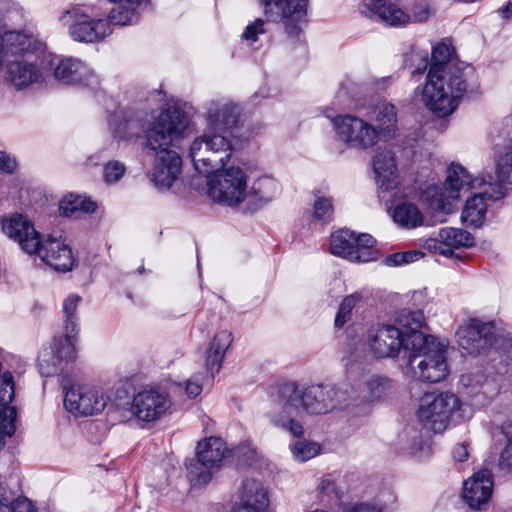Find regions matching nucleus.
I'll return each mask as SVG.
<instances>
[{"mask_svg":"<svg viewBox=\"0 0 512 512\" xmlns=\"http://www.w3.org/2000/svg\"><path fill=\"white\" fill-rule=\"evenodd\" d=\"M352 385L340 383L330 385H310L300 388L295 383L282 385L273 400L269 412L271 421L288 430L293 436L300 437L304 433L302 424L293 416L301 407L309 414L324 415L351 404Z\"/></svg>","mask_w":512,"mask_h":512,"instance_id":"1","label":"nucleus"},{"mask_svg":"<svg viewBox=\"0 0 512 512\" xmlns=\"http://www.w3.org/2000/svg\"><path fill=\"white\" fill-rule=\"evenodd\" d=\"M187 126L188 120L182 111L167 109L160 113L147 132V146L156 152L151 179L158 187L170 188L181 172L180 156L168 147Z\"/></svg>","mask_w":512,"mask_h":512,"instance_id":"2","label":"nucleus"},{"mask_svg":"<svg viewBox=\"0 0 512 512\" xmlns=\"http://www.w3.org/2000/svg\"><path fill=\"white\" fill-rule=\"evenodd\" d=\"M409 344L408 373L412 378L430 383L448 375L445 346L434 336L416 333Z\"/></svg>","mask_w":512,"mask_h":512,"instance_id":"3","label":"nucleus"},{"mask_svg":"<svg viewBox=\"0 0 512 512\" xmlns=\"http://www.w3.org/2000/svg\"><path fill=\"white\" fill-rule=\"evenodd\" d=\"M396 323L397 326H382L370 336L369 344L377 357H394L401 348L409 351L408 342L422 332L424 316L419 311H402Z\"/></svg>","mask_w":512,"mask_h":512,"instance_id":"4","label":"nucleus"},{"mask_svg":"<svg viewBox=\"0 0 512 512\" xmlns=\"http://www.w3.org/2000/svg\"><path fill=\"white\" fill-rule=\"evenodd\" d=\"M458 73L447 76L437 74L436 69L429 70L422 89V101L429 110L439 116H447L456 109L468 87L467 78Z\"/></svg>","mask_w":512,"mask_h":512,"instance_id":"5","label":"nucleus"},{"mask_svg":"<svg viewBox=\"0 0 512 512\" xmlns=\"http://www.w3.org/2000/svg\"><path fill=\"white\" fill-rule=\"evenodd\" d=\"M79 296H69L63 304L65 314L66 335L63 338L55 339L51 351L44 350L38 358V366L42 375L52 376L61 369L63 362L72 361L76 355L74 334L77 333V323L74 317Z\"/></svg>","mask_w":512,"mask_h":512,"instance_id":"6","label":"nucleus"},{"mask_svg":"<svg viewBox=\"0 0 512 512\" xmlns=\"http://www.w3.org/2000/svg\"><path fill=\"white\" fill-rule=\"evenodd\" d=\"M364 5L392 27L423 23L433 14L428 0H365Z\"/></svg>","mask_w":512,"mask_h":512,"instance_id":"7","label":"nucleus"},{"mask_svg":"<svg viewBox=\"0 0 512 512\" xmlns=\"http://www.w3.org/2000/svg\"><path fill=\"white\" fill-rule=\"evenodd\" d=\"M230 156V142L224 135L216 132L204 133L190 147V157L195 169L205 176L218 171Z\"/></svg>","mask_w":512,"mask_h":512,"instance_id":"8","label":"nucleus"},{"mask_svg":"<svg viewBox=\"0 0 512 512\" xmlns=\"http://www.w3.org/2000/svg\"><path fill=\"white\" fill-rule=\"evenodd\" d=\"M460 407L461 401L453 393H428L420 399L417 417L426 429L441 433L448 427L452 416Z\"/></svg>","mask_w":512,"mask_h":512,"instance_id":"9","label":"nucleus"},{"mask_svg":"<svg viewBox=\"0 0 512 512\" xmlns=\"http://www.w3.org/2000/svg\"><path fill=\"white\" fill-rule=\"evenodd\" d=\"M247 174L239 167L223 169L208 182L209 197L220 204L238 206L251 198Z\"/></svg>","mask_w":512,"mask_h":512,"instance_id":"10","label":"nucleus"},{"mask_svg":"<svg viewBox=\"0 0 512 512\" xmlns=\"http://www.w3.org/2000/svg\"><path fill=\"white\" fill-rule=\"evenodd\" d=\"M268 20H285L283 44L292 49L301 43L302 29L298 22L306 15L308 0H262Z\"/></svg>","mask_w":512,"mask_h":512,"instance_id":"11","label":"nucleus"},{"mask_svg":"<svg viewBox=\"0 0 512 512\" xmlns=\"http://www.w3.org/2000/svg\"><path fill=\"white\" fill-rule=\"evenodd\" d=\"M485 185L484 178L470 179L464 167L458 164H452L448 169V174L444 186V191L439 187H430L428 194L431 196L432 206L444 214L452 213L454 210V201L459 198V192L462 189H478Z\"/></svg>","mask_w":512,"mask_h":512,"instance_id":"12","label":"nucleus"},{"mask_svg":"<svg viewBox=\"0 0 512 512\" xmlns=\"http://www.w3.org/2000/svg\"><path fill=\"white\" fill-rule=\"evenodd\" d=\"M375 240L369 234L356 235L348 229H341L330 237V252L352 262H369L377 258Z\"/></svg>","mask_w":512,"mask_h":512,"instance_id":"13","label":"nucleus"},{"mask_svg":"<svg viewBox=\"0 0 512 512\" xmlns=\"http://www.w3.org/2000/svg\"><path fill=\"white\" fill-rule=\"evenodd\" d=\"M333 122L338 137L354 148L365 150L382 139L377 128L362 118L339 115Z\"/></svg>","mask_w":512,"mask_h":512,"instance_id":"14","label":"nucleus"},{"mask_svg":"<svg viewBox=\"0 0 512 512\" xmlns=\"http://www.w3.org/2000/svg\"><path fill=\"white\" fill-rule=\"evenodd\" d=\"M107 405L103 392L89 385L72 386L66 391L64 406L76 416H92L102 412Z\"/></svg>","mask_w":512,"mask_h":512,"instance_id":"15","label":"nucleus"},{"mask_svg":"<svg viewBox=\"0 0 512 512\" xmlns=\"http://www.w3.org/2000/svg\"><path fill=\"white\" fill-rule=\"evenodd\" d=\"M62 21L69 25V33L76 41L93 43L104 39L112 33L106 20L92 19L77 9L67 11Z\"/></svg>","mask_w":512,"mask_h":512,"instance_id":"16","label":"nucleus"},{"mask_svg":"<svg viewBox=\"0 0 512 512\" xmlns=\"http://www.w3.org/2000/svg\"><path fill=\"white\" fill-rule=\"evenodd\" d=\"M491 323L470 320L457 330L458 344L468 354H480L492 347L496 341Z\"/></svg>","mask_w":512,"mask_h":512,"instance_id":"17","label":"nucleus"},{"mask_svg":"<svg viewBox=\"0 0 512 512\" xmlns=\"http://www.w3.org/2000/svg\"><path fill=\"white\" fill-rule=\"evenodd\" d=\"M168 395L156 389L138 392L132 402V412L137 419L153 422L160 419L170 408Z\"/></svg>","mask_w":512,"mask_h":512,"instance_id":"18","label":"nucleus"},{"mask_svg":"<svg viewBox=\"0 0 512 512\" xmlns=\"http://www.w3.org/2000/svg\"><path fill=\"white\" fill-rule=\"evenodd\" d=\"M482 190L466 201L462 211V221L470 226H480L487 210L485 199L499 200L505 195V189L501 185H493L492 182H486L482 185Z\"/></svg>","mask_w":512,"mask_h":512,"instance_id":"19","label":"nucleus"},{"mask_svg":"<svg viewBox=\"0 0 512 512\" xmlns=\"http://www.w3.org/2000/svg\"><path fill=\"white\" fill-rule=\"evenodd\" d=\"M6 235L16 240L21 248L29 254L39 250V234L33 224L22 215H14L2 221Z\"/></svg>","mask_w":512,"mask_h":512,"instance_id":"20","label":"nucleus"},{"mask_svg":"<svg viewBox=\"0 0 512 512\" xmlns=\"http://www.w3.org/2000/svg\"><path fill=\"white\" fill-rule=\"evenodd\" d=\"M35 253L57 271H69L74 265L71 249L60 239L49 237L43 243L39 241V250Z\"/></svg>","mask_w":512,"mask_h":512,"instance_id":"21","label":"nucleus"},{"mask_svg":"<svg viewBox=\"0 0 512 512\" xmlns=\"http://www.w3.org/2000/svg\"><path fill=\"white\" fill-rule=\"evenodd\" d=\"M492 490V474L482 469L464 482L463 497L471 508L480 509L490 499Z\"/></svg>","mask_w":512,"mask_h":512,"instance_id":"22","label":"nucleus"},{"mask_svg":"<svg viewBox=\"0 0 512 512\" xmlns=\"http://www.w3.org/2000/svg\"><path fill=\"white\" fill-rule=\"evenodd\" d=\"M473 239L467 231L456 228H443L438 238H429L424 247L442 255L452 254L454 249L472 245Z\"/></svg>","mask_w":512,"mask_h":512,"instance_id":"23","label":"nucleus"},{"mask_svg":"<svg viewBox=\"0 0 512 512\" xmlns=\"http://www.w3.org/2000/svg\"><path fill=\"white\" fill-rule=\"evenodd\" d=\"M269 505L268 493L261 483L247 479L242 484L241 500L231 512H265Z\"/></svg>","mask_w":512,"mask_h":512,"instance_id":"24","label":"nucleus"},{"mask_svg":"<svg viewBox=\"0 0 512 512\" xmlns=\"http://www.w3.org/2000/svg\"><path fill=\"white\" fill-rule=\"evenodd\" d=\"M454 48L447 39L438 43L432 51V64L429 70H437V74H445L448 76L459 71L462 77H466L465 70L468 68L464 63L454 58Z\"/></svg>","mask_w":512,"mask_h":512,"instance_id":"25","label":"nucleus"},{"mask_svg":"<svg viewBox=\"0 0 512 512\" xmlns=\"http://www.w3.org/2000/svg\"><path fill=\"white\" fill-rule=\"evenodd\" d=\"M225 442L218 437H209L198 443L197 460L208 470L218 469L226 456Z\"/></svg>","mask_w":512,"mask_h":512,"instance_id":"26","label":"nucleus"},{"mask_svg":"<svg viewBox=\"0 0 512 512\" xmlns=\"http://www.w3.org/2000/svg\"><path fill=\"white\" fill-rule=\"evenodd\" d=\"M7 79L17 88L41 82L44 73L32 62L16 60L8 65Z\"/></svg>","mask_w":512,"mask_h":512,"instance_id":"27","label":"nucleus"},{"mask_svg":"<svg viewBox=\"0 0 512 512\" xmlns=\"http://www.w3.org/2000/svg\"><path fill=\"white\" fill-rule=\"evenodd\" d=\"M392 388L391 381L380 376H373L365 382L358 390L352 386L351 394L354 397L351 404L357 401L370 402L380 399L386 395Z\"/></svg>","mask_w":512,"mask_h":512,"instance_id":"28","label":"nucleus"},{"mask_svg":"<svg viewBox=\"0 0 512 512\" xmlns=\"http://www.w3.org/2000/svg\"><path fill=\"white\" fill-rule=\"evenodd\" d=\"M238 119V108L230 103H212L208 109L210 128L223 131L234 126Z\"/></svg>","mask_w":512,"mask_h":512,"instance_id":"29","label":"nucleus"},{"mask_svg":"<svg viewBox=\"0 0 512 512\" xmlns=\"http://www.w3.org/2000/svg\"><path fill=\"white\" fill-rule=\"evenodd\" d=\"M376 128L382 139L393 138L397 130L396 108L391 103L381 102L374 109Z\"/></svg>","mask_w":512,"mask_h":512,"instance_id":"30","label":"nucleus"},{"mask_svg":"<svg viewBox=\"0 0 512 512\" xmlns=\"http://www.w3.org/2000/svg\"><path fill=\"white\" fill-rule=\"evenodd\" d=\"M233 341L232 334L229 331L223 330L218 332L212 339L210 343V347L207 353L206 366L207 369L211 372H218L222 360L224 358V354L226 350L230 347Z\"/></svg>","mask_w":512,"mask_h":512,"instance_id":"31","label":"nucleus"},{"mask_svg":"<svg viewBox=\"0 0 512 512\" xmlns=\"http://www.w3.org/2000/svg\"><path fill=\"white\" fill-rule=\"evenodd\" d=\"M374 171L378 178L381 180L382 186L386 189L392 188L397 183L396 179V164L391 151L377 152L373 158Z\"/></svg>","mask_w":512,"mask_h":512,"instance_id":"32","label":"nucleus"},{"mask_svg":"<svg viewBox=\"0 0 512 512\" xmlns=\"http://www.w3.org/2000/svg\"><path fill=\"white\" fill-rule=\"evenodd\" d=\"M54 76L56 79L65 82H82L83 75L87 72L85 65L74 58H63L52 62Z\"/></svg>","mask_w":512,"mask_h":512,"instance_id":"33","label":"nucleus"},{"mask_svg":"<svg viewBox=\"0 0 512 512\" xmlns=\"http://www.w3.org/2000/svg\"><path fill=\"white\" fill-rule=\"evenodd\" d=\"M394 221L401 227L414 229L423 225L424 218L418 207L412 203L404 202L395 207Z\"/></svg>","mask_w":512,"mask_h":512,"instance_id":"34","label":"nucleus"},{"mask_svg":"<svg viewBox=\"0 0 512 512\" xmlns=\"http://www.w3.org/2000/svg\"><path fill=\"white\" fill-rule=\"evenodd\" d=\"M0 512H37V509L27 497H12L6 487L0 483Z\"/></svg>","mask_w":512,"mask_h":512,"instance_id":"35","label":"nucleus"},{"mask_svg":"<svg viewBox=\"0 0 512 512\" xmlns=\"http://www.w3.org/2000/svg\"><path fill=\"white\" fill-rule=\"evenodd\" d=\"M59 209L64 216H71L77 211L90 213L95 211L96 203L86 197L69 194L60 202Z\"/></svg>","mask_w":512,"mask_h":512,"instance_id":"36","label":"nucleus"},{"mask_svg":"<svg viewBox=\"0 0 512 512\" xmlns=\"http://www.w3.org/2000/svg\"><path fill=\"white\" fill-rule=\"evenodd\" d=\"M119 5L112 9L109 15V25H131L138 20V7L140 3H118Z\"/></svg>","mask_w":512,"mask_h":512,"instance_id":"37","label":"nucleus"},{"mask_svg":"<svg viewBox=\"0 0 512 512\" xmlns=\"http://www.w3.org/2000/svg\"><path fill=\"white\" fill-rule=\"evenodd\" d=\"M6 39L0 35V66L4 61L6 55L4 41L10 46L12 53H21L30 50L31 39L30 37L19 32H10L6 34Z\"/></svg>","mask_w":512,"mask_h":512,"instance_id":"38","label":"nucleus"},{"mask_svg":"<svg viewBox=\"0 0 512 512\" xmlns=\"http://www.w3.org/2000/svg\"><path fill=\"white\" fill-rule=\"evenodd\" d=\"M363 299L364 297L361 292H355L346 296L341 302L339 310L336 314L335 325L340 328L346 324L350 319L353 308L361 304Z\"/></svg>","mask_w":512,"mask_h":512,"instance_id":"39","label":"nucleus"},{"mask_svg":"<svg viewBox=\"0 0 512 512\" xmlns=\"http://www.w3.org/2000/svg\"><path fill=\"white\" fill-rule=\"evenodd\" d=\"M495 167L498 183L494 185L512 184V147L499 156Z\"/></svg>","mask_w":512,"mask_h":512,"instance_id":"40","label":"nucleus"},{"mask_svg":"<svg viewBox=\"0 0 512 512\" xmlns=\"http://www.w3.org/2000/svg\"><path fill=\"white\" fill-rule=\"evenodd\" d=\"M333 205L330 198L317 196L313 205V218L324 223L329 222L333 216Z\"/></svg>","mask_w":512,"mask_h":512,"instance_id":"41","label":"nucleus"},{"mask_svg":"<svg viewBox=\"0 0 512 512\" xmlns=\"http://www.w3.org/2000/svg\"><path fill=\"white\" fill-rule=\"evenodd\" d=\"M16 416V409L9 406V403L0 405V430L3 436H11L15 432Z\"/></svg>","mask_w":512,"mask_h":512,"instance_id":"42","label":"nucleus"},{"mask_svg":"<svg viewBox=\"0 0 512 512\" xmlns=\"http://www.w3.org/2000/svg\"><path fill=\"white\" fill-rule=\"evenodd\" d=\"M320 451V446L317 443L298 441L292 448L294 457L301 461H307L315 457Z\"/></svg>","mask_w":512,"mask_h":512,"instance_id":"43","label":"nucleus"},{"mask_svg":"<svg viewBox=\"0 0 512 512\" xmlns=\"http://www.w3.org/2000/svg\"><path fill=\"white\" fill-rule=\"evenodd\" d=\"M424 257V253L418 250H411L406 252H398L389 255L385 259L388 266H398L402 264H409Z\"/></svg>","mask_w":512,"mask_h":512,"instance_id":"44","label":"nucleus"},{"mask_svg":"<svg viewBox=\"0 0 512 512\" xmlns=\"http://www.w3.org/2000/svg\"><path fill=\"white\" fill-rule=\"evenodd\" d=\"M15 387L13 375L4 372L0 375V405L10 403L14 398Z\"/></svg>","mask_w":512,"mask_h":512,"instance_id":"45","label":"nucleus"},{"mask_svg":"<svg viewBox=\"0 0 512 512\" xmlns=\"http://www.w3.org/2000/svg\"><path fill=\"white\" fill-rule=\"evenodd\" d=\"M264 25V20L256 19L252 24H249L245 28L242 34L243 39L249 43H254L258 39V35L266 32Z\"/></svg>","mask_w":512,"mask_h":512,"instance_id":"46","label":"nucleus"},{"mask_svg":"<svg viewBox=\"0 0 512 512\" xmlns=\"http://www.w3.org/2000/svg\"><path fill=\"white\" fill-rule=\"evenodd\" d=\"M125 172V167L120 162H109L104 167V179L108 183L118 181Z\"/></svg>","mask_w":512,"mask_h":512,"instance_id":"47","label":"nucleus"},{"mask_svg":"<svg viewBox=\"0 0 512 512\" xmlns=\"http://www.w3.org/2000/svg\"><path fill=\"white\" fill-rule=\"evenodd\" d=\"M499 464L504 467H512V438H509L507 444L500 455Z\"/></svg>","mask_w":512,"mask_h":512,"instance_id":"48","label":"nucleus"},{"mask_svg":"<svg viewBox=\"0 0 512 512\" xmlns=\"http://www.w3.org/2000/svg\"><path fill=\"white\" fill-rule=\"evenodd\" d=\"M17 163L14 159L7 156L4 152L0 151V170L6 172H13Z\"/></svg>","mask_w":512,"mask_h":512,"instance_id":"49","label":"nucleus"},{"mask_svg":"<svg viewBox=\"0 0 512 512\" xmlns=\"http://www.w3.org/2000/svg\"><path fill=\"white\" fill-rule=\"evenodd\" d=\"M318 489L321 493L328 495L334 491L335 483L330 476H325L320 480Z\"/></svg>","mask_w":512,"mask_h":512,"instance_id":"50","label":"nucleus"},{"mask_svg":"<svg viewBox=\"0 0 512 512\" xmlns=\"http://www.w3.org/2000/svg\"><path fill=\"white\" fill-rule=\"evenodd\" d=\"M469 456L467 446L465 444H457L453 449V458L455 461L463 462Z\"/></svg>","mask_w":512,"mask_h":512,"instance_id":"51","label":"nucleus"},{"mask_svg":"<svg viewBox=\"0 0 512 512\" xmlns=\"http://www.w3.org/2000/svg\"><path fill=\"white\" fill-rule=\"evenodd\" d=\"M185 390L189 397H196L201 393L202 386L197 381L188 380Z\"/></svg>","mask_w":512,"mask_h":512,"instance_id":"52","label":"nucleus"},{"mask_svg":"<svg viewBox=\"0 0 512 512\" xmlns=\"http://www.w3.org/2000/svg\"><path fill=\"white\" fill-rule=\"evenodd\" d=\"M348 512H380V510L374 505L361 503L353 506Z\"/></svg>","mask_w":512,"mask_h":512,"instance_id":"53","label":"nucleus"},{"mask_svg":"<svg viewBox=\"0 0 512 512\" xmlns=\"http://www.w3.org/2000/svg\"><path fill=\"white\" fill-rule=\"evenodd\" d=\"M211 477H212L211 472H209V471L201 472L197 476L196 481L199 484H206V483H208L211 480Z\"/></svg>","mask_w":512,"mask_h":512,"instance_id":"54","label":"nucleus"},{"mask_svg":"<svg viewBox=\"0 0 512 512\" xmlns=\"http://www.w3.org/2000/svg\"><path fill=\"white\" fill-rule=\"evenodd\" d=\"M503 13L505 14V17L512 16V4H508L505 9L503 10Z\"/></svg>","mask_w":512,"mask_h":512,"instance_id":"55","label":"nucleus"},{"mask_svg":"<svg viewBox=\"0 0 512 512\" xmlns=\"http://www.w3.org/2000/svg\"><path fill=\"white\" fill-rule=\"evenodd\" d=\"M4 436H3V432L0 430V450L3 448L4 446Z\"/></svg>","mask_w":512,"mask_h":512,"instance_id":"56","label":"nucleus"}]
</instances>
